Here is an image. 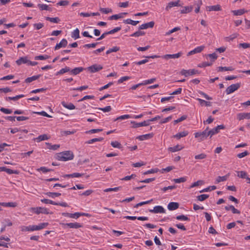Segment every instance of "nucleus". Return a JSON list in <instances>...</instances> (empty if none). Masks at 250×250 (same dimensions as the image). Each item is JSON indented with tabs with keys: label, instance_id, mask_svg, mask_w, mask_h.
Returning a JSON list of instances; mask_svg holds the SVG:
<instances>
[{
	"label": "nucleus",
	"instance_id": "nucleus-47",
	"mask_svg": "<svg viewBox=\"0 0 250 250\" xmlns=\"http://www.w3.org/2000/svg\"><path fill=\"white\" fill-rule=\"evenodd\" d=\"M49 57H50L47 55H39V56H36L35 57V59L36 60H46V59L49 58Z\"/></svg>",
	"mask_w": 250,
	"mask_h": 250
},
{
	"label": "nucleus",
	"instance_id": "nucleus-33",
	"mask_svg": "<svg viewBox=\"0 0 250 250\" xmlns=\"http://www.w3.org/2000/svg\"><path fill=\"white\" fill-rule=\"evenodd\" d=\"M193 9V6H185L183 8L182 10L181 11V13L183 14L188 13L191 12Z\"/></svg>",
	"mask_w": 250,
	"mask_h": 250
},
{
	"label": "nucleus",
	"instance_id": "nucleus-21",
	"mask_svg": "<svg viewBox=\"0 0 250 250\" xmlns=\"http://www.w3.org/2000/svg\"><path fill=\"white\" fill-rule=\"evenodd\" d=\"M207 10L208 11H220L221 10V7L219 5H216L213 6H208L207 7Z\"/></svg>",
	"mask_w": 250,
	"mask_h": 250
},
{
	"label": "nucleus",
	"instance_id": "nucleus-34",
	"mask_svg": "<svg viewBox=\"0 0 250 250\" xmlns=\"http://www.w3.org/2000/svg\"><path fill=\"white\" fill-rule=\"evenodd\" d=\"M124 22L126 24H131L132 25L135 26V25H136L139 22V21H133L131 19H128L124 20Z\"/></svg>",
	"mask_w": 250,
	"mask_h": 250
},
{
	"label": "nucleus",
	"instance_id": "nucleus-58",
	"mask_svg": "<svg viewBox=\"0 0 250 250\" xmlns=\"http://www.w3.org/2000/svg\"><path fill=\"white\" fill-rule=\"evenodd\" d=\"M102 131H103V129H92L89 130L88 131H86L85 132V133L86 134H93V133H97L99 132H101Z\"/></svg>",
	"mask_w": 250,
	"mask_h": 250
},
{
	"label": "nucleus",
	"instance_id": "nucleus-46",
	"mask_svg": "<svg viewBox=\"0 0 250 250\" xmlns=\"http://www.w3.org/2000/svg\"><path fill=\"white\" fill-rule=\"evenodd\" d=\"M216 189V187L215 186H209L206 188L201 190L200 192H208L209 191L213 190Z\"/></svg>",
	"mask_w": 250,
	"mask_h": 250
},
{
	"label": "nucleus",
	"instance_id": "nucleus-40",
	"mask_svg": "<svg viewBox=\"0 0 250 250\" xmlns=\"http://www.w3.org/2000/svg\"><path fill=\"white\" fill-rule=\"evenodd\" d=\"M123 18V14L120 13L118 14L113 15L110 16L109 17V19L110 20H117L119 19Z\"/></svg>",
	"mask_w": 250,
	"mask_h": 250
},
{
	"label": "nucleus",
	"instance_id": "nucleus-38",
	"mask_svg": "<svg viewBox=\"0 0 250 250\" xmlns=\"http://www.w3.org/2000/svg\"><path fill=\"white\" fill-rule=\"evenodd\" d=\"M238 36V34L236 33L233 34L229 37H227L225 38V40L226 42H230L232 41L233 39L236 38Z\"/></svg>",
	"mask_w": 250,
	"mask_h": 250
},
{
	"label": "nucleus",
	"instance_id": "nucleus-60",
	"mask_svg": "<svg viewBox=\"0 0 250 250\" xmlns=\"http://www.w3.org/2000/svg\"><path fill=\"white\" fill-rule=\"evenodd\" d=\"M145 35V33L144 32L141 31H137L135 33H133L130 35L131 37H139L140 36H143Z\"/></svg>",
	"mask_w": 250,
	"mask_h": 250
},
{
	"label": "nucleus",
	"instance_id": "nucleus-59",
	"mask_svg": "<svg viewBox=\"0 0 250 250\" xmlns=\"http://www.w3.org/2000/svg\"><path fill=\"white\" fill-rule=\"evenodd\" d=\"M152 201V199H151L150 200H148V201H145V202H140L139 203H138L137 204H136L135 206H134V208H138L140 206H142L144 205H145V204H149L150 203L151 201Z\"/></svg>",
	"mask_w": 250,
	"mask_h": 250
},
{
	"label": "nucleus",
	"instance_id": "nucleus-12",
	"mask_svg": "<svg viewBox=\"0 0 250 250\" xmlns=\"http://www.w3.org/2000/svg\"><path fill=\"white\" fill-rule=\"evenodd\" d=\"M81 213L79 212H76L75 213H70L67 212L62 213V215L65 217H68L72 218H78L81 216Z\"/></svg>",
	"mask_w": 250,
	"mask_h": 250
},
{
	"label": "nucleus",
	"instance_id": "nucleus-53",
	"mask_svg": "<svg viewBox=\"0 0 250 250\" xmlns=\"http://www.w3.org/2000/svg\"><path fill=\"white\" fill-rule=\"evenodd\" d=\"M204 183L203 181L202 180H198L196 182H194L191 184V185L190 186V188H193L195 187H197L199 185H201Z\"/></svg>",
	"mask_w": 250,
	"mask_h": 250
},
{
	"label": "nucleus",
	"instance_id": "nucleus-51",
	"mask_svg": "<svg viewBox=\"0 0 250 250\" xmlns=\"http://www.w3.org/2000/svg\"><path fill=\"white\" fill-rule=\"evenodd\" d=\"M176 219L178 220H183V221H188L189 220V219L187 216L184 215H181L177 216L176 217Z\"/></svg>",
	"mask_w": 250,
	"mask_h": 250
},
{
	"label": "nucleus",
	"instance_id": "nucleus-20",
	"mask_svg": "<svg viewBox=\"0 0 250 250\" xmlns=\"http://www.w3.org/2000/svg\"><path fill=\"white\" fill-rule=\"evenodd\" d=\"M61 104L64 107L68 109L72 110L75 109V106L71 103L68 104L64 101H62Z\"/></svg>",
	"mask_w": 250,
	"mask_h": 250
},
{
	"label": "nucleus",
	"instance_id": "nucleus-44",
	"mask_svg": "<svg viewBox=\"0 0 250 250\" xmlns=\"http://www.w3.org/2000/svg\"><path fill=\"white\" fill-rule=\"evenodd\" d=\"M120 50V48L118 46H114L112 48H110L106 52V54H109L112 52H116Z\"/></svg>",
	"mask_w": 250,
	"mask_h": 250
},
{
	"label": "nucleus",
	"instance_id": "nucleus-54",
	"mask_svg": "<svg viewBox=\"0 0 250 250\" xmlns=\"http://www.w3.org/2000/svg\"><path fill=\"white\" fill-rule=\"evenodd\" d=\"M207 157V155L205 153H201L195 156V159L197 160H202L205 159Z\"/></svg>",
	"mask_w": 250,
	"mask_h": 250
},
{
	"label": "nucleus",
	"instance_id": "nucleus-28",
	"mask_svg": "<svg viewBox=\"0 0 250 250\" xmlns=\"http://www.w3.org/2000/svg\"><path fill=\"white\" fill-rule=\"evenodd\" d=\"M152 137V134H146L145 135H142L139 136L137 138L141 140V141H144L145 140L148 139Z\"/></svg>",
	"mask_w": 250,
	"mask_h": 250
},
{
	"label": "nucleus",
	"instance_id": "nucleus-2",
	"mask_svg": "<svg viewBox=\"0 0 250 250\" xmlns=\"http://www.w3.org/2000/svg\"><path fill=\"white\" fill-rule=\"evenodd\" d=\"M208 127L204 131L196 132L194 134L195 137L198 138L199 141H202L209 136L208 131Z\"/></svg>",
	"mask_w": 250,
	"mask_h": 250
},
{
	"label": "nucleus",
	"instance_id": "nucleus-48",
	"mask_svg": "<svg viewBox=\"0 0 250 250\" xmlns=\"http://www.w3.org/2000/svg\"><path fill=\"white\" fill-rule=\"evenodd\" d=\"M197 100L199 102L201 105H203L204 104H205L206 106H210L211 103L209 102H207L204 100H202L200 98H197Z\"/></svg>",
	"mask_w": 250,
	"mask_h": 250
},
{
	"label": "nucleus",
	"instance_id": "nucleus-5",
	"mask_svg": "<svg viewBox=\"0 0 250 250\" xmlns=\"http://www.w3.org/2000/svg\"><path fill=\"white\" fill-rule=\"evenodd\" d=\"M91 73L97 72L103 69V66L100 64H95L86 68Z\"/></svg>",
	"mask_w": 250,
	"mask_h": 250
},
{
	"label": "nucleus",
	"instance_id": "nucleus-27",
	"mask_svg": "<svg viewBox=\"0 0 250 250\" xmlns=\"http://www.w3.org/2000/svg\"><path fill=\"white\" fill-rule=\"evenodd\" d=\"M40 75H38L33 76L31 77H28L25 79V82L26 83H30L34 81H35V80L38 79L40 78Z\"/></svg>",
	"mask_w": 250,
	"mask_h": 250
},
{
	"label": "nucleus",
	"instance_id": "nucleus-3",
	"mask_svg": "<svg viewBox=\"0 0 250 250\" xmlns=\"http://www.w3.org/2000/svg\"><path fill=\"white\" fill-rule=\"evenodd\" d=\"M240 87V83H236L235 84H232L230 86H228L226 90V92L227 94H230L235 91L237 90Z\"/></svg>",
	"mask_w": 250,
	"mask_h": 250
},
{
	"label": "nucleus",
	"instance_id": "nucleus-18",
	"mask_svg": "<svg viewBox=\"0 0 250 250\" xmlns=\"http://www.w3.org/2000/svg\"><path fill=\"white\" fill-rule=\"evenodd\" d=\"M179 0H178L176 1H171L168 3L166 7V10L167 11H169L170 9L174 6H179Z\"/></svg>",
	"mask_w": 250,
	"mask_h": 250
},
{
	"label": "nucleus",
	"instance_id": "nucleus-56",
	"mask_svg": "<svg viewBox=\"0 0 250 250\" xmlns=\"http://www.w3.org/2000/svg\"><path fill=\"white\" fill-rule=\"evenodd\" d=\"M227 176H218L216 179V183H219L221 182L225 181L227 180Z\"/></svg>",
	"mask_w": 250,
	"mask_h": 250
},
{
	"label": "nucleus",
	"instance_id": "nucleus-61",
	"mask_svg": "<svg viewBox=\"0 0 250 250\" xmlns=\"http://www.w3.org/2000/svg\"><path fill=\"white\" fill-rule=\"evenodd\" d=\"M111 145L115 148H120L121 147V145L120 143L117 141H113L111 143Z\"/></svg>",
	"mask_w": 250,
	"mask_h": 250
},
{
	"label": "nucleus",
	"instance_id": "nucleus-41",
	"mask_svg": "<svg viewBox=\"0 0 250 250\" xmlns=\"http://www.w3.org/2000/svg\"><path fill=\"white\" fill-rule=\"evenodd\" d=\"M233 70V68L230 66V67H222L220 66L218 67V71H232Z\"/></svg>",
	"mask_w": 250,
	"mask_h": 250
},
{
	"label": "nucleus",
	"instance_id": "nucleus-17",
	"mask_svg": "<svg viewBox=\"0 0 250 250\" xmlns=\"http://www.w3.org/2000/svg\"><path fill=\"white\" fill-rule=\"evenodd\" d=\"M154 25V21H150L147 23H146L144 24H143L141 25L139 27V29L142 30V29H146L148 28H152Z\"/></svg>",
	"mask_w": 250,
	"mask_h": 250
},
{
	"label": "nucleus",
	"instance_id": "nucleus-26",
	"mask_svg": "<svg viewBox=\"0 0 250 250\" xmlns=\"http://www.w3.org/2000/svg\"><path fill=\"white\" fill-rule=\"evenodd\" d=\"M183 147H181L180 145H177L173 147H170L168 150L172 152H175L182 149Z\"/></svg>",
	"mask_w": 250,
	"mask_h": 250
},
{
	"label": "nucleus",
	"instance_id": "nucleus-35",
	"mask_svg": "<svg viewBox=\"0 0 250 250\" xmlns=\"http://www.w3.org/2000/svg\"><path fill=\"white\" fill-rule=\"evenodd\" d=\"M79 33V30L78 28H76L72 32L71 37L75 39H78L80 38Z\"/></svg>",
	"mask_w": 250,
	"mask_h": 250
},
{
	"label": "nucleus",
	"instance_id": "nucleus-15",
	"mask_svg": "<svg viewBox=\"0 0 250 250\" xmlns=\"http://www.w3.org/2000/svg\"><path fill=\"white\" fill-rule=\"evenodd\" d=\"M63 226L64 227H68L70 228L74 229H78L82 227V225L81 224L77 222L66 223L64 224Z\"/></svg>",
	"mask_w": 250,
	"mask_h": 250
},
{
	"label": "nucleus",
	"instance_id": "nucleus-7",
	"mask_svg": "<svg viewBox=\"0 0 250 250\" xmlns=\"http://www.w3.org/2000/svg\"><path fill=\"white\" fill-rule=\"evenodd\" d=\"M32 210L37 214H39L40 213H43V214H48L49 213L48 209L45 208H42V207L33 208H32Z\"/></svg>",
	"mask_w": 250,
	"mask_h": 250
},
{
	"label": "nucleus",
	"instance_id": "nucleus-23",
	"mask_svg": "<svg viewBox=\"0 0 250 250\" xmlns=\"http://www.w3.org/2000/svg\"><path fill=\"white\" fill-rule=\"evenodd\" d=\"M225 208L226 210H231L233 213L240 214V211L238 209H236L233 206L230 205L229 206H226Z\"/></svg>",
	"mask_w": 250,
	"mask_h": 250
},
{
	"label": "nucleus",
	"instance_id": "nucleus-22",
	"mask_svg": "<svg viewBox=\"0 0 250 250\" xmlns=\"http://www.w3.org/2000/svg\"><path fill=\"white\" fill-rule=\"evenodd\" d=\"M188 131H184L176 134V135H174L173 137L179 140L182 137H186L188 135Z\"/></svg>",
	"mask_w": 250,
	"mask_h": 250
},
{
	"label": "nucleus",
	"instance_id": "nucleus-55",
	"mask_svg": "<svg viewBox=\"0 0 250 250\" xmlns=\"http://www.w3.org/2000/svg\"><path fill=\"white\" fill-rule=\"evenodd\" d=\"M100 11L104 14H108L112 12V9L109 8H100Z\"/></svg>",
	"mask_w": 250,
	"mask_h": 250
},
{
	"label": "nucleus",
	"instance_id": "nucleus-16",
	"mask_svg": "<svg viewBox=\"0 0 250 250\" xmlns=\"http://www.w3.org/2000/svg\"><path fill=\"white\" fill-rule=\"evenodd\" d=\"M237 119L239 120H242L244 119H250V113H240L237 115Z\"/></svg>",
	"mask_w": 250,
	"mask_h": 250
},
{
	"label": "nucleus",
	"instance_id": "nucleus-36",
	"mask_svg": "<svg viewBox=\"0 0 250 250\" xmlns=\"http://www.w3.org/2000/svg\"><path fill=\"white\" fill-rule=\"evenodd\" d=\"M104 140L103 138L100 137L98 138H94L91 140H89L85 142L87 144H91L96 142H100Z\"/></svg>",
	"mask_w": 250,
	"mask_h": 250
},
{
	"label": "nucleus",
	"instance_id": "nucleus-1",
	"mask_svg": "<svg viewBox=\"0 0 250 250\" xmlns=\"http://www.w3.org/2000/svg\"><path fill=\"white\" fill-rule=\"evenodd\" d=\"M74 155L70 151H65L59 153L57 155V159L59 161H66L72 160Z\"/></svg>",
	"mask_w": 250,
	"mask_h": 250
},
{
	"label": "nucleus",
	"instance_id": "nucleus-49",
	"mask_svg": "<svg viewBox=\"0 0 250 250\" xmlns=\"http://www.w3.org/2000/svg\"><path fill=\"white\" fill-rule=\"evenodd\" d=\"M121 188V187H116V188H108L105 189L104 191V192H109V191L117 192V191H119Z\"/></svg>",
	"mask_w": 250,
	"mask_h": 250
},
{
	"label": "nucleus",
	"instance_id": "nucleus-62",
	"mask_svg": "<svg viewBox=\"0 0 250 250\" xmlns=\"http://www.w3.org/2000/svg\"><path fill=\"white\" fill-rule=\"evenodd\" d=\"M75 132V131H68V130H64L61 131V135L62 136H67L70 134H73Z\"/></svg>",
	"mask_w": 250,
	"mask_h": 250
},
{
	"label": "nucleus",
	"instance_id": "nucleus-32",
	"mask_svg": "<svg viewBox=\"0 0 250 250\" xmlns=\"http://www.w3.org/2000/svg\"><path fill=\"white\" fill-rule=\"evenodd\" d=\"M0 205L4 207H16L17 203L15 202L0 203Z\"/></svg>",
	"mask_w": 250,
	"mask_h": 250
},
{
	"label": "nucleus",
	"instance_id": "nucleus-43",
	"mask_svg": "<svg viewBox=\"0 0 250 250\" xmlns=\"http://www.w3.org/2000/svg\"><path fill=\"white\" fill-rule=\"evenodd\" d=\"M46 20L48 21L51 22L53 23H58L60 21V19L57 18H50V17H46Z\"/></svg>",
	"mask_w": 250,
	"mask_h": 250
},
{
	"label": "nucleus",
	"instance_id": "nucleus-29",
	"mask_svg": "<svg viewBox=\"0 0 250 250\" xmlns=\"http://www.w3.org/2000/svg\"><path fill=\"white\" fill-rule=\"evenodd\" d=\"M83 174H81L79 173H73L70 174H65L63 176V177H67V178H73V177H80L82 176Z\"/></svg>",
	"mask_w": 250,
	"mask_h": 250
},
{
	"label": "nucleus",
	"instance_id": "nucleus-10",
	"mask_svg": "<svg viewBox=\"0 0 250 250\" xmlns=\"http://www.w3.org/2000/svg\"><path fill=\"white\" fill-rule=\"evenodd\" d=\"M131 123L133 125L132 127L133 128H138L141 126H146L149 125L147 121H144L141 123H136L135 121H131Z\"/></svg>",
	"mask_w": 250,
	"mask_h": 250
},
{
	"label": "nucleus",
	"instance_id": "nucleus-50",
	"mask_svg": "<svg viewBox=\"0 0 250 250\" xmlns=\"http://www.w3.org/2000/svg\"><path fill=\"white\" fill-rule=\"evenodd\" d=\"M237 173V176L240 178L247 179V177H248L247 176V173L244 171H238Z\"/></svg>",
	"mask_w": 250,
	"mask_h": 250
},
{
	"label": "nucleus",
	"instance_id": "nucleus-57",
	"mask_svg": "<svg viewBox=\"0 0 250 250\" xmlns=\"http://www.w3.org/2000/svg\"><path fill=\"white\" fill-rule=\"evenodd\" d=\"M37 170H38V171H42L43 173H46V172H50V171H53V169H50V168H47L46 167H41L40 168H38L37 169Z\"/></svg>",
	"mask_w": 250,
	"mask_h": 250
},
{
	"label": "nucleus",
	"instance_id": "nucleus-9",
	"mask_svg": "<svg viewBox=\"0 0 250 250\" xmlns=\"http://www.w3.org/2000/svg\"><path fill=\"white\" fill-rule=\"evenodd\" d=\"M182 55V52H178L177 54H166L162 56L164 59L168 60L169 59H176L180 57Z\"/></svg>",
	"mask_w": 250,
	"mask_h": 250
},
{
	"label": "nucleus",
	"instance_id": "nucleus-45",
	"mask_svg": "<svg viewBox=\"0 0 250 250\" xmlns=\"http://www.w3.org/2000/svg\"><path fill=\"white\" fill-rule=\"evenodd\" d=\"M173 181L175 183H183L187 181V177H181L180 178H177V179H174Z\"/></svg>",
	"mask_w": 250,
	"mask_h": 250
},
{
	"label": "nucleus",
	"instance_id": "nucleus-42",
	"mask_svg": "<svg viewBox=\"0 0 250 250\" xmlns=\"http://www.w3.org/2000/svg\"><path fill=\"white\" fill-rule=\"evenodd\" d=\"M219 132L217 127L216 126L215 128H213L211 130L208 131V134L210 137H211L213 135L218 133Z\"/></svg>",
	"mask_w": 250,
	"mask_h": 250
},
{
	"label": "nucleus",
	"instance_id": "nucleus-31",
	"mask_svg": "<svg viewBox=\"0 0 250 250\" xmlns=\"http://www.w3.org/2000/svg\"><path fill=\"white\" fill-rule=\"evenodd\" d=\"M70 71V68L69 67L66 66L64 68L61 69L60 71L57 72L56 75L63 74L66 72Z\"/></svg>",
	"mask_w": 250,
	"mask_h": 250
},
{
	"label": "nucleus",
	"instance_id": "nucleus-6",
	"mask_svg": "<svg viewBox=\"0 0 250 250\" xmlns=\"http://www.w3.org/2000/svg\"><path fill=\"white\" fill-rule=\"evenodd\" d=\"M48 225V223H42L39 224L38 225H32L31 226V231L39 230L45 228Z\"/></svg>",
	"mask_w": 250,
	"mask_h": 250
},
{
	"label": "nucleus",
	"instance_id": "nucleus-24",
	"mask_svg": "<svg viewBox=\"0 0 250 250\" xmlns=\"http://www.w3.org/2000/svg\"><path fill=\"white\" fill-rule=\"evenodd\" d=\"M49 139V137L48 136L44 134L42 135H41L39 136L37 138L34 139L37 142H40L42 141L47 140Z\"/></svg>",
	"mask_w": 250,
	"mask_h": 250
},
{
	"label": "nucleus",
	"instance_id": "nucleus-37",
	"mask_svg": "<svg viewBox=\"0 0 250 250\" xmlns=\"http://www.w3.org/2000/svg\"><path fill=\"white\" fill-rule=\"evenodd\" d=\"M46 195L48 196L51 197L52 198H54L56 197H59L61 195V193L58 192H48L46 193Z\"/></svg>",
	"mask_w": 250,
	"mask_h": 250
},
{
	"label": "nucleus",
	"instance_id": "nucleus-19",
	"mask_svg": "<svg viewBox=\"0 0 250 250\" xmlns=\"http://www.w3.org/2000/svg\"><path fill=\"white\" fill-rule=\"evenodd\" d=\"M179 204L176 202H170L168 204L167 208L169 210H173L179 208Z\"/></svg>",
	"mask_w": 250,
	"mask_h": 250
},
{
	"label": "nucleus",
	"instance_id": "nucleus-64",
	"mask_svg": "<svg viewBox=\"0 0 250 250\" xmlns=\"http://www.w3.org/2000/svg\"><path fill=\"white\" fill-rule=\"evenodd\" d=\"M208 195L207 194H202L197 197L198 200L200 201H203L208 197Z\"/></svg>",
	"mask_w": 250,
	"mask_h": 250
},
{
	"label": "nucleus",
	"instance_id": "nucleus-52",
	"mask_svg": "<svg viewBox=\"0 0 250 250\" xmlns=\"http://www.w3.org/2000/svg\"><path fill=\"white\" fill-rule=\"evenodd\" d=\"M156 81V78H152L149 80H145L142 83L143 85H146L148 84L152 83Z\"/></svg>",
	"mask_w": 250,
	"mask_h": 250
},
{
	"label": "nucleus",
	"instance_id": "nucleus-25",
	"mask_svg": "<svg viewBox=\"0 0 250 250\" xmlns=\"http://www.w3.org/2000/svg\"><path fill=\"white\" fill-rule=\"evenodd\" d=\"M84 70V68L82 67H76L71 70V72L72 74L76 75L82 72Z\"/></svg>",
	"mask_w": 250,
	"mask_h": 250
},
{
	"label": "nucleus",
	"instance_id": "nucleus-63",
	"mask_svg": "<svg viewBox=\"0 0 250 250\" xmlns=\"http://www.w3.org/2000/svg\"><path fill=\"white\" fill-rule=\"evenodd\" d=\"M4 171L7 172L9 174L19 173V172L17 170H13L11 169L7 168L6 167H5Z\"/></svg>",
	"mask_w": 250,
	"mask_h": 250
},
{
	"label": "nucleus",
	"instance_id": "nucleus-14",
	"mask_svg": "<svg viewBox=\"0 0 250 250\" xmlns=\"http://www.w3.org/2000/svg\"><path fill=\"white\" fill-rule=\"evenodd\" d=\"M16 62L18 65H20L21 64H27L28 65L29 60L28 59L27 57H21L19 59L17 60Z\"/></svg>",
	"mask_w": 250,
	"mask_h": 250
},
{
	"label": "nucleus",
	"instance_id": "nucleus-39",
	"mask_svg": "<svg viewBox=\"0 0 250 250\" xmlns=\"http://www.w3.org/2000/svg\"><path fill=\"white\" fill-rule=\"evenodd\" d=\"M41 10L51 11V8H49L48 5L44 4H39L38 5Z\"/></svg>",
	"mask_w": 250,
	"mask_h": 250
},
{
	"label": "nucleus",
	"instance_id": "nucleus-4",
	"mask_svg": "<svg viewBox=\"0 0 250 250\" xmlns=\"http://www.w3.org/2000/svg\"><path fill=\"white\" fill-rule=\"evenodd\" d=\"M198 73L199 71L197 70L194 69L189 70L183 69L180 72V74L182 75L185 76V77H188V76L190 75H193Z\"/></svg>",
	"mask_w": 250,
	"mask_h": 250
},
{
	"label": "nucleus",
	"instance_id": "nucleus-30",
	"mask_svg": "<svg viewBox=\"0 0 250 250\" xmlns=\"http://www.w3.org/2000/svg\"><path fill=\"white\" fill-rule=\"evenodd\" d=\"M246 12H247V11H245L244 9H241L237 10L232 11V12L235 16L242 15Z\"/></svg>",
	"mask_w": 250,
	"mask_h": 250
},
{
	"label": "nucleus",
	"instance_id": "nucleus-8",
	"mask_svg": "<svg viewBox=\"0 0 250 250\" xmlns=\"http://www.w3.org/2000/svg\"><path fill=\"white\" fill-rule=\"evenodd\" d=\"M149 212L153 213H165L164 208L160 206H157L154 207L153 209H149Z\"/></svg>",
	"mask_w": 250,
	"mask_h": 250
},
{
	"label": "nucleus",
	"instance_id": "nucleus-11",
	"mask_svg": "<svg viewBox=\"0 0 250 250\" xmlns=\"http://www.w3.org/2000/svg\"><path fill=\"white\" fill-rule=\"evenodd\" d=\"M205 48V46L204 45L198 46L196 48H194L193 50L189 51L188 53V56L192 55L194 54L199 53L202 52L203 49Z\"/></svg>",
	"mask_w": 250,
	"mask_h": 250
},
{
	"label": "nucleus",
	"instance_id": "nucleus-13",
	"mask_svg": "<svg viewBox=\"0 0 250 250\" xmlns=\"http://www.w3.org/2000/svg\"><path fill=\"white\" fill-rule=\"evenodd\" d=\"M67 40L65 39H63L60 42H59V43H57L54 49L55 50H58L60 48H61V47H65L67 45Z\"/></svg>",
	"mask_w": 250,
	"mask_h": 250
}]
</instances>
